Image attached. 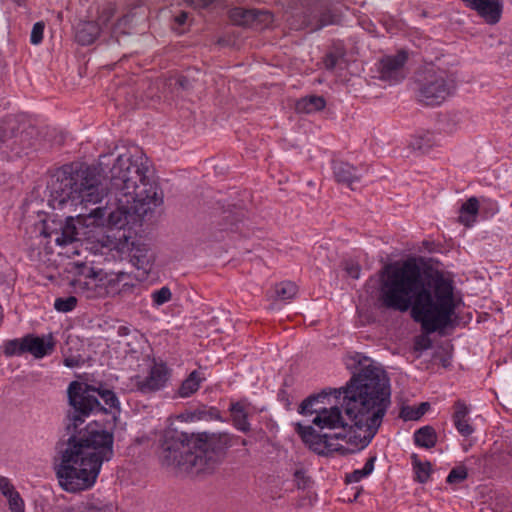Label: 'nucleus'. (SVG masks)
Wrapping results in <instances>:
<instances>
[{"instance_id":"nucleus-9","label":"nucleus","mask_w":512,"mask_h":512,"mask_svg":"<svg viewBox=\"0 0 512 512\" xmlns=\"http://www.w3.org/2000/svg\"><path fill=\"white\" fill-rule=\"evenodd\" d=\"M51 224L45 222L42 233L45 237H53L57 245L65 246L77 240L78 231L73 215L66 216L65 222L59 223V228L56 227L54 220L51 221Z\"/></svg>"},{"instance_id":"nucleus-48","label":"nucleus","mask_w":512,"mask_h":512,"mask_svg":"<svg viewBox=\"0 0 512 512\" xmlns=\"http://www.w3.org/2000/svg\"><path fill=\"white\" fill-rule=\"evenodd\" d=\"M117 421V416L115 414L112 415V421L108 422L109 428L112 429L115 427Z\"/></svg>"},{"instance_id":"nucleus-23","label":"nucleus","mask_w":512,"mask_h":512,"mask_svg":"<svg viewBox=\"0 0 512 512\" xmlns=\"http://www.w3.org/2000/svg\"><path fill=\"white\" fill-rule=\"evenodd\" d=\"M479 210L478 198L472 196L464 202L460 208L459 222L469 226L475 221V217Z\"/></svg>"},{"instance_id":"nucleus-35","label":"nucleus","mask_w":512,"mask_h":512,"mask_svg":"<svg viewBox=\"0 0 512 512\" xmlns=\"http://www.w3.org/2000/svg\"><path fill=\"white\" fill-rule=\"evenodd\" d=\"M122 281H121V294L119 296H127V295H130V294H133L135 289L138 287L137 284H135L133 282V279L132 277L125 273V272H122V277H121Z\"/></svg>"},{"instance_id":"nucleus-36","label":"nucleus","mask_w":512,"mask_h":512,"mask_svg":"<svg viewBox=\"0 0 512 512\" xmlns=\"http://www.w3.org/2000/svg\"><path fill=\"white\" fill-rule=\"evenodd\" d=\"M45 23L43 21L36 22L31 31L30 41L33 45H38L43 40Z\"/></svg>"},{"instance_id":"nucleus-31","label":"nucleus","mask_w":512,"mask_h":512,"mask_svg":"<svg viewBox=\"0 0 512 512\" xmlns=\"http://www.w3.org/2000/svg\"><path fill=\"white\" fill-rule=\"evenodd\" d=\"M414 459V470L416 474V480L419 483H426L430 476L431 464L430 462H420L416 455H413Z\"/></svg>"},{"instance_id":"nucleus-14","label":"nucleus","mask_w":512,"mask_h":512,"mask_svg":"<svg viewBox=\"0 0 512 512\" xmlns=\"http://www.w3.org/2000/svg\"><path fill=\"white\" fill-rule=\"evenodd\" d=\"M75 382L80 384L82 387H84L83 390H85V392H88L89 395H92L98 402V406L93 408V410H91L89 412V414L85 417V420L94 412H97V411L107 412L106 408L101 406V404L98 400V396H100L103 399V401L105 402V404L108 405L110 408L117 409L118 411L120 410L119 400L113 391H111L109 389H96L95 387H93L91 385L84 384V383H81L78 381H75Z\"/></svg>"},{"instance_id":"nucleus-42","label":"nucleus","mask_w":512,"mask_h":512,"mask_svg":"<svg viewBox=\"0 0 512 512\" xmlns=\"http://www.w3.org/2000/svg\"><path fill=\"white\" fill-rule=\"evenodd\" d=\"M215 0H185V2L196 9L207 8L210 6Z\"/></svg>"},{"instance_id":"nucleus-34","label":"nucleus","mask_w":512,"mask_h":512,"mask_svg":"<svg viewBox=\"0 0 512 512\" xmlns=\"http://www.w3.org/2000/svg\"><path fill=\"white\" fill-rule=\"evenodd\" d=\"M468 477V472L466 467L457 466L453 468L447 476V483L449 484H457L464 481Z\"/></svg>"},{"instance_id":"nucleus-18","label":"nucleus","mask_w":512,"mask_h":512,"mask_svg":"<svg viewBox=\"0 0 512 512\" xmlns=\"http://www.w3.org/2000/svg\"><path fill=\"white\" fill-rule=\"evenodd\" d=\"M440 142V138L438 134L431 131H424L414 135L410 142L409 147L418 151L422 154L428 153L431 149L438 146Z\"/></svg>"},{"instance_id":"nucleus-7","label":"nucleus","mask_w":512,"mask_h":512,"mask_svg":"<svg viewBox=\"0 0 512 512\" xmlns=\"http://www.w3.org/2000/svg\"><path fill=\"white\" fill-rule=\"evenodd\" d=\"M80 278L76 283L79 288L96 291L99 297L117 296L121 294L120 283L122 272L105 273L95 270L93 267L83 266L79 272Z\"/></svg>"},{"instance_id":"nucleus-13","label":"nucleus","mask_w":512,"mask_h":512,"mask_svg":"<svg viewBox=\"0 0 512 512\" xmlns=\"http://www.w3.org/2000/svg\"><path fill=\"white\" fill-rule=\"evenodd\" d=\"M26 353L32 354L35 358H43L53 352L55 342L51 334L45 337L26 335Z\"/></svg>"},{"instance_id":"nucleus-38","label":"nucleus","mask_w":512,"mask_h":512,"mask_svg":"<svg viewBox=\"0 0 512 512\" xmlns=\"http://www.w3.org/2000/svg\"><path fill=\"white\" fill-rule=\"evenodd\" d=\"M0 491L7 500L18 493L10 480L3 476L0 477Z\"/></svg>"},{"instance_id":"nucleus-2","label":"nucleus","mask_w":512,"mask_h":512,"mask_svg":"<svg viewBox=\"0 0 512 512\" xmlns=\"http://www.w3.org/2000/svg\"><path fill=\"white\" fill-rule=\"evenodd\" d=\"M345 364L352 377L345 386L333 389L341 406L331 404L319 410L313 425H296L305 445L319 455L346 456L366 448L391 405L389 378L381 367L360 353L347 356Z\"/></svg>"},{"instance_id":"nucleus-47","label":"nucleus","mask_w":512,"mask_h":512,"mask_svg":"<svg viewBox=\"0 0 512 512\" xmlns=\"http://www.w3.org/2000/svg\"><path fill=\"white\" fill-rule=\"evenodd\" d=\"M130 333V329L126 326H120L118 328V335L119 336H127Z\"/></svg>"},{"instance_id":"nucleus-1","label":"nucleus","mask_w":512,"mask_h":512,"mask_svg":"<svg viewBox=\"0 0 512 512\" xmlns=\"http://www.w3.org/2000/svg\"><path fill=\"white\" fill-rule=\"evenodd\" d=\"M109 188H104L97 169L83 163L65 164L56 170L49 186L48 204L54 210L75 212L85 216L88 204L110 196L105 207L88 212L95 220L107 219L110 226L123 228L129 217L143 218L163 203V193L153 178L148 157L139 150L119 154L109 170Z\"/></svg>"},{"instance_id":"nucleus-33","label":"nucleus","mask_w":512,"mask_h":512,"mask_svg":"<svg viewBox=\"0 0 512 512\" xmlns=\"http://www.w3.org/2000/svg\"><path fill=\"white\" fill-rule=\"evenodd\" d=\"M76 304L77 299L74 296L57 298L54 302V308L59 312H69L76 307Z\"/></svg>"},{"instance_id":"nucleus-19","label":"nucleus","mask_w":512,"mask_h":512,"mask_svg":"<svg viewBox=\"0 0 512 512\" xmlns=\"http://www.w3.org/2000/svg\"><path fill=\"white\" fill-rule=\"evenodd\" d=\"M340 21L339 15L329 7H325L319 16L311 17L307 21V26L312 31H318L329 25H336Z\"/></svg>"},{"instance_id":"nucleus-8","label":"nucleus","mask_w":512,"mask_h":512,"mask_svg":"<svg viewBox=\"0 0 512 512\" xmlns=\"http://www.w3.org/2000/svg\"><path fill=\"white\" fill-rule=\"evenodd\" d=\"M170 376L166 364L154 362L146 377L136 376L135 386L143 394L154 393L165 387Z\"/></svg>"},{"instance_id":"nucleus-25","label":"nucleus","mask_w":512,"mask_h":512,"mask_svg":"<svg viewBox=\"0 0 512 512\" xmlns=\"http://www.w3.org/2000/svg\"><path fill=\"white\" fill-rule=\"evenodd\" d=\"M230 411L234 426L242 432H248L250 430V424L244 406L241 403L232 404Z\"/></svg>"},{"instance_id":"nucleus-5","label":"nucleus","mask_w":512,"mask_h":512,"mask_svg":"<svg viewBox=\"0 0 512 512\" xmlns=\"http://www.w3.org/2000/svg\"><path fill=\"white\" fill-rule=\"evenodd\" d=\"M230 445L227 434L187 433L166 430L161 442L159 459L163 466L200 474L211 473L221 462Z\"/></svg>"},{"instance_id":"nucleus-16","label":"nucleus","mask_w":512,"mask_h":512,"mask_svg":"<svg viewBox=\"0 0 512 512\" xmlns=\"http://www.w3.org/2000/svg\"><path fill=\"white\" fill-rule=\"evenodd\" d=\"M332 169L334 178L338 183L351 187L354 182L360 180L357 168L347 162L334 161Z\"/></svg>"},{"instance_id":"nucleus-6","label":"nucleus","mask_w":512,"mask_h":512,"mask_svg":"<svg viewBox=\"0 0 512 512\" xmlns=\"http://www.w3.org/2000/svg\"><path fill=\"white\" fill-rule=\"evenodd\" d=\"M455 76L449 70L429 66L423 72V79L418 90V100L425 105L441 104L455 89Z\"/></svg>"},{"instance_id":"nucleus-46","label":"nucleus","mask_w":512,"mask_h":512,"mask_svg":"<svg viewBox=\"0 0 512 512\" xmlns=\"http://www.w3.org/2000/svg\"><path fill=\"white\" fill-rule=\"evenodd\" d=\"M8 139V132L5 128L0 127V143L5 142Z\"/></svg>"},{"instance_id":"nucleus-29","label":"nucleus","mask_w":512,"mask_h":512,"mask_svg":"<svg viewBox=\"0 0 512 512\" xmlns=\"http://www.w3.org/2000/svg\"><path fill=\"white\" fill-rule=\"evenodd\" d=\"M428 402H422L418 407H404L401 410V417L406 421L420 419L429 409Z\"/></svg>"},{"instance_id":"nucleus-37","label":"nucleus","mask_w":512,"mask_h":512,"mask_svg":"<svg viewBox=\"0 0 512 512\" xmlns=\"http://www.w3.org/2000/svg\"><path fill=\"white\" fill-rule=\"evenodd\" d=\"M344 52L339 50V53L329 52L325 55L323 63L327 70H333L338 63V60L342 58Z\"/></svg>"},{"instance_id":"nucleus-11","label":"nucleus","mask_w":512,"mask_h":512,"mask_svg":"<svg viewBox=\"0 0 512 512\" xmlns=\"http://www.w3.org/2000/svg\"><path fill=\"white\" fill-rule=\"evenodd\" d=\"M230 20L238 26H254L260 23H268L272 20L270 13L257 9H245L236 7L229 12Z\"/></svg>"},{"instance_id":"nucleus-3","label":"nucleus","mask_w":512,"mask_h":512,"mask_svg":"<svg viewBox=\"0 0 512 512\" xmlns=\"http://www.w3.org/2000/svg\"><path fill=\"white\" fill-rule=\"evenodd\" d=\"M377 300L379 308L402 313L410 309L427 334L451 326L456 308L451 281L422 270L415 258L384 267Z\"/></svg>"},{"instance_id":"nucleus-32","label":"nucleus","mask_w":512,"mask_h":512,"mask_svg":"<svg viewBox=\"0 0 512 512\" xmlns=\"http://www.w3.org/2000/svg\"><path fill=\"white\" fill-rule=\"evenodd\" d=\"M151 297H152L153 304L155 306H161L171 300L172 293H171V290L169 289V287L164 286V287L160 288L159 290L154 291L152 293Z\"/></svg>"},{"instance_id":"nucleus-50","label":"nucleus","mask_w":512,"mask_h":512,"mask_svg":"<svg viewBox=\"0 0 512 512\" xmlns=\"http://www.w3.org/2000/svg\"><path fill=\"white\" fill-rule=\"evenodd\" d=\"M301 475H302V472H301V471H296V472H295V476H296L297 478H298V477H300Z\"/></svg>"},{"instance_id":"nucleus-20","label":"nucleus","mask_w":512,"mask_h":512,"mask_svg":"<svg viewBox=\"0 0 512 512\" xmlns=\"http://www.w3.org/2000/svg\"><path fill=\"white\" fill-rule=\"evenodd\" d=\"M100 34V28L96 22L86 21L80 23L76 31V40L81 45L92 44Z\"/></svg>"},{"instance_id":"nucleus-39","label":"nucleus","mask_w":512,"mask_h":512,"mask_svg":"<svg viewBox=\"0 0 512 512\" xmlns=\"http://www.w3.org/2000/svg\"><path fill=\"white\" fill-rule=\"evenodd\" d=\"M8 499V505L11 512H25V504L19 493Z\"/></svg>"},{"instance_id":"nucleus-41","label":"nucleus","mask_w":512,"mask_h":512,"mask_svg":"<svg viewBox=\"0 0 512 512\" xmlns=\"http://www.w3.org/2000/svg\"><path fill=\"white\" fill-rule=\"evenodd\" d=\"M432 347V341L428 336H418L414 341V350L415 351H424L428 350Z\"/></svg>"},{"instance_id":"nucleus-21","label":"nucleus","mask_w":512,"mask_h":512,"mask_svg":"<svg viewBox=\"0 0 512 512\" xmlns=\"http://www.w3.org/2000/svg\"><path fill=\"white\" fill-rule=\"evenodd\" d=\"M326 101L322 96L311 95L299 99L295 104V110L298 113L310 114L322 110Z\"/></svg>"},{"instance_id":"nucleus-10","label":"nucleus","mask_w":512,"mask_h":512,"mask_svg":"<svg viewBox=\"0 0 512 512\" xmlns=\"http://www.w3.org/2000/svg\"><path fill=\"white\" fill-rule=\"evenodd\" d=\"M408 59L405 51H400L396 55L383 57L378 66L379 78L389 82H399L404 79V65Z\"/></svg>"},{"instance_id":"nucleus-26","label":"nucleus","mask_w":512,"mask_h":512,"mask_svg":"<svg viewBox=\"0 0 512 512\" xmlns=\"http://www.w3.org/2000/svg\"><path fill=\"white\" fill-rule=\"evenodd\" d=\"M375 460V456L368 458L362 469L354 470L352 473L346 475V482L356 483L362 480L364 477L370 475L374 470Z\"/></svg>"},{"instance_id":"nucleus-17","label":"nucleus","mask_w":512,"mask_h":512,"mask_svg":"<svg viewBox=\"0 0 512 512\" xmlns=\"http://www.w3.org/2000/svg\"><path fill=\"white\" fill-rule=\"evenodd\" d=\"M469 408L462 400L454 403L453 422L457 431L464 437L470 436L474 428L468 422Z\"/></svg>"},{"instance_id":"nucleus-43","label":"nucleus","mask_w":512,"mask_h":512,"mask_svg":"<svg viewBox=\"0 0 512 512\" xmlns=\"http://www.w3.org/2000/svg\"><path fill=\"white\" fill-rule=\"evenodd\" d=\"M177 83L184 90H188V89L192 88V83H191L188 75H181L178 78Z\"/></svg>"},{"instance_id":"nucleus-40","label":"nucleus","mask_w":512,"mask_h":512,"mask_svg":"<svg viewBox=\"0 0 512 512\" xmlns=\"http://www.w3.org/2000/svg\"><path fill=\"white\" fill-rule=\"evenodd\" d=\"M344 270L346 271L347 275L350 276L353 279H358L360 276L361 267L358 263L354 261H345L343 263Z\"/></svg>"},{"instance_id":"nucleus-49","label":"nucleus","mask_w":512,"mask_h":512,"mask_svg":"<svg viewBox=\"0 0 512 512\" xmlns=\"http://www.w3.org/2000/svg\"><path fill=\"white\" fill-rule=\"evenodd\" d=\"M108 157H109V155H108V154L100 155V157H99L100 165H106L105 160H106Z\"/></svg>"},{"instance_id":"nucleus-44","label":"nucleus","mask_w":512,"mask_h":512,"mask_svg":"<svg viewBox=\"0 0 512 512\" xmlns=\"http://www.w3.org/2000/svg\"><path fill=\"white\" fill-rule=\"evenodd\" d=\"M64 365L69 368L77 367L79 365V359L76 357H67L64 359Z\"/></svg>"},{"instance_id":"nucleus-27","label":"nucleus","mask_w":512,"mask_h":512,"mask_svg":"<svg viewBox=\"0 0 512 512\" xmlns=\"http://www.w3.org/2000/svg\"><path fill=\"white\" fill-rule=\"evenodd\" d=\"M26 336L20 339H12L8 340L4 344V354L7 357H12L15 355H22L26 353Z\"/></svg>"},{"instance_id":"nucleus-28","label":"nucleus","mask_w":512,"mask_h":512,"mask_svg":"<svg viewBox=\"0 0 512 512\" xmlns=\"http://www.w3.org/2000/svg\"><path fill=\"white\" fill-rule=\"evenodd\" d=\"M189 417L191 421L217 420L220 419V413L216 408L204 406L193 410Z\"/></svg>"},{"instance_id":"nucleus-24","label":"nucleus","mask_w":512,"mask_h":512,"mask_svg":"<svg viewBox=\"0 0 512 512\" xmlns=\"http://www.w3.org/2000/svg\"><path fill=\"white\" fill-rule=\"evenodd\" d=\"M203 379L204 378L201 377L199 371H192L189 376L182 382L178 390L179 396L185 398L195 393L199 389L200 383Z\"/></svg>"},{"instance_id":"nucleus-12","label":"nucleus","mask_w":512,"mask_h":512,"mask_svg":"<svg viewBox=\"0 0 512 512\" xmlns=\"http://www.w3.org/2000/svg\"><path fill=\"white\" fill-rule=\"evenodd\" d=\"M130 261L138 269L143 270L144 273L148 274L155 262V253L149 247L148 244L140 241H134L131 243L130 248Z\"/></svg>"},{"instance_id":"nucleus-30","label":"nucleus","mask_w":512,"mask_h":512,"mask_svg":"<svg viewBox=\"0 0 512 512\" xmlns=\"http://www.w3.org/2000/svg\"><path fill=\"white\" fill-rule=\"evenodd\" d=\"M275 295L280 300L292 299L297 293V286L293 282H281L275 286Z\"/></svg>"},{"instance_id":"nucleus-22","label":"nucleus","mask_w":512,"mask_h":512,"mask_svg":"<svg viewBox=\"0 0 512 512\" xmlns=\"http://www.w3.org/2000/svg\"><path fill=\"white\" fill-rule=\"evenodd\" d=\"M414 443L426 449L433 448L437 443V433L432 426H423L415 431Z\"/></svg>"},{"instance_id":"nucleus-15","label":"nucleus","mask_w":512,"mask_h":512,"mask_svg":"<svg viewBox=\"0 0 512 512\" xmlns=\"http://www.w3.org/2000/svg\"><path fill=\"white\" fill-rule=\"evenodd\" d=\"M334 395L333 390L327 392L323 390L319 394L310 395L305 400L302 401L298 412L302 415H313L318 416L319 410H326L328 407L325 405V400H327L328 404H330V395Z\"/></svg>"},{"instance_id":"nucleus-45","label":"nucleus","mask_w":512,"mask_h":512,"mask_svg":"<svg viewBox=\"0 0 512 512\" xmlns=\"http://www.w3.org/2000/svg\"><path fill=\"white\" fill-rule=\"evenodd\" d=\"M187 18H188V13H186V12H181L178 16H176L175 21H176L179 25H183V24H185V23H186Z\"/></svg>"},{"instance_id":"nucleus-4","label":"nucleus","mask_w":512,"mask_h":512,"mask_svg":"<svg viewBox=\"0 0 512 512\" xmlns=\"http://www.w3.org/2000/svg\"><path fill=\"white\" fill-rule=\"evenodd\" d=\"M83 388L76 382L68 386L70 408L64 422L68 438L56 467L59 485L71 493L90 489L103 462L110 461L114 455L112 431L103 429L96 422L84 425L85 417L98 406V402Z\"/></svg>"}]
</instances>
